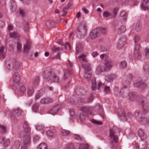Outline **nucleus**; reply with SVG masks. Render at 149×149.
<instances>
[{"label": "nucleus", "mask_w": 149, "mask_h": 149, "mask_svg": "<svg viewBox=\"0 0 149 149\" xmlns=\"http://www.w3.org/2000/svg\"><path fill=\"white\" fill-rule=\"evenodd\" d=\"M61 132V135L63 136H67L70 134L68 131L64 129H62Z\"/></svg>", "instance_id": "c9c22d12"}, {"label": "nucleus", "mask_w": 149, "mask_h": 149, "mask_svg": "<svg viewBox=\"0 0 149 149\" xmlns=\"http://www.w3.org/2000/svg\"><path fill=\"white\" fill-rule=\"evenodd\" d=\"M84 77L88 81L90 80L91 81V88L93 91H95L97 89V87L95 79V78L92 77L91 74V73L85 72Z\"/></svg>", "instance_id": "423d86ee"}, {"label": "nucleus", "mask_w": 149, "mask_h": 149, "mask_svg": "<svg viewBox=\"0 0 149 149\" xmlns=\"http://www.w3.org/2000/svg\"><path fill=\"white\" fill-rule=\"evenodd\" d=\"M77 30L79 32H84L85 36L87 33V27L86 24L84 23L81 24L77 28Z\"/></svg>", "instance_id": "1a4fd4ad"}, {"label": "nucleus", "mask_w": 149, "mask_h": 149, "mask_svg": "<svg viewBox=\"0 0 149 149\" xmlns=\"http://www.w3.org/2000/svg\"><path fill=\"white\" fill-rule=\"evenodd\" d=\"M126 40V39L125 37L122 38V39H120V41L117 45L118 48L120 49L122 47H123L125 44V42Z\"/></svg>", "instance_id": "cd10ccee"}, {"label": "nucleus", "mask_w": 149, "mask_h": 149, "mask_svg": "<svg viewBox=\"0 0 149 149\" xmlns=\"http://www.w3.org/2000/svg\"><path fill=\"white\" fill-rule=\"evenodd\" d=\"M91 122L97 125H101L102 124V122L95 120L94 119L91 120Z\"/></svg>", "instance_id": "e2e57ef3"}, {"label": "nucleus", "mask_w": 149, "mask_h": 149, "mask_svg": "<svg viewBox=\"0 0 149 149\" xmlns=\"http://www.w3.org/2000/svg\"><path fill=\"white\" fill-rule=\"evenodd\" d=\"M67 101L68 102H69L72 104H74L75 103V102L71 98H70L69 99H68L67 100Z\"/></svg>", "instance_id": "774afa93"}, {"label": "nucleus", "mask_w": 149, "mask_h": 149, "mask_svg": "<svg viewBox=\"0 0 149 149\" xmlns=\"http://www.w3.org/2000/svg\"><path fill=\"white\" fill-rule=\"evenodd\" d=\"M139 104L141 106L143 110V114H145L149 111V104L147 101L146 98L143 97L139 99Z\"/></svg>", "instance_id": "39448f33"}, {"label": "nucleus", "mask_w": 149, "mask_h": 149, "mask_svg": "<svg viewBox=\"0 0 149 149\" xmlns=\"http://www.w3.org/2000/svg\"><path fill=\"white\" fill-rule=\"evenodd\" d=\"M23 127L24 130V133L25 134V136L24 137L27 138L28 136L30 138L31 128L27 122L25 121L24 122L23 125Z\"/></svg>", "instance_id": "6e6552de"}, {"label": "nucleus", "mask_w": 149, "mask_h": 149, "mask_svg": "<svg viewBox=\"0 0 149 149\" xmlns=\"http://www.w3.org/2000/svg\"><path fill=\"white\" fill-rule=\"evenodd\" d=\"M141 46L140 44L139 43H136L135 45V50L134 53V55H137L139 56H140L141 54L140 52H139V50Z\"/></svg>", "instance_id": "a211bd4d"}, {"label": "nucleus", "mask_w": 149, "mask_h": 149, "mask_svg": "<svg viewBox=\"0 0 149 149\" xmlns=\"http://www.w3.org/2000/svg\"><path fill=\"white\" fill-rule=\"evenodd\" d=\"M126 30L125 26L122 25L118 28V34H121L124 33Z\"/></svg>", "instance_id": "2f4dec72"}, {"label": "nucleus", "mask_w": 149, "mask_h": 149, "mask_svg": "<svg viewBox=\"0 0 149 149\" xmlns=\"http://www.w3.org/2000/svg\"><path fill=\"white\" fill-rule=\"evenodd\" d=\"M67 149H74V146L72 143H70L67 145Z\"/></svg>", "instance_id": "69168bd1"}, {"label": "nucleus", "mask_w": 149, "mask_h": 149, "mask_svg": "<svg viewBox=\"0 0 149 149\" xmlns=\"http://www.w3.org/2000/svg\"><path fill=\"white\" fill-rule=\"evenodd\" d=\"M47 146L45 143L40 144L38 147V149H47Z\"/></svg>", "instance_id": "a19ab883"}, {"label": "nucleus", "mask_w": 149, "mask_h": 149, "mask_svg": "<svg viewBox=\"0 0 149 149\" xmlns=\"http://www.w3.org/2000/svg\"><path fill=\"white\" fill-rule=\"evenodd\" d=\"M148 2H149V0H143V1L141 5V8L143 10H146L149 9L148 7L146 5V4Z\"/></svg>", "instance_id": "393cba45"}, {"label": "nucleus", "mask_w": 149, "mask_h": 149, "mask_svg": "<svg viewBox=\"0 0 149 149\" xmlns=\"http://www.w3.org/2000/svg\"><path fill=\"white\" fill-rule=\"evenodd\" d=\"M39 79V77H37L33 80L32 82V84L34 86H36L38 84Z\"/></svg>", "instance_id": "ea45409f"}, {"label": "nucleus", "mask_w": 149, "mask_h": 149, "mask_svg": "<svg viewBox=\"0 0 149 149\" xmlns=\"http://www.w3.org/2000/svg\"><path fill=\"white\" fill-rule=\"evenodd\" d=\"M133 116V115L131 112H128L126 114L124 111L122 112L120 116L121 119L123 120H126L127 117L131 118Z\"/></svg>", "instance_id": "f8f14e48"}, {"label": "nucleus", "mask_w": 149, "mask_h": 149, "mask_svg": "<svg viewBox=\"0 0 149 149\" xmlns=\"http://www.w3.org/2000/svg\"><path fill=\"white\" fill-rule=\"evenodd\" d=\"M43 126L41 125H36V129L38 131H41L44 129Z\"/></svg>", "instance_id": "09e8293b"}, {"label": "nucleus", "mask_w": 149, "mask_h": 149, "mask_svg": "<svg viewBox=\"0 0 149 149\" xmlns=\"http://www.w3.org/2000/svg\"><path fill=\"white\" fill-rule=\"evenodd\" d=\"M144 52L145 57L149 59V48H147L145 49Z\"/></svg>", "instance_id": "a18cd8bd"}, {"label": "nucleus", "mask_w": 149, "mask_h": 149, "mask_svg": "<svg viewBox=\"0 0 149 149\" xmlns=\"http://www.w3.org/2000/svg\"><path fill=\"white\" fill-rule=\"evenodd\" d=\"M112 61L111 60H106L105 62L98 66L96 71L99 73L109 70L112 67Z\"/></svg>", "instance_id": "f03ea898"}, {"label": "nucleus", "mask_w": 149, "mask_h": 149, "mask_svg": "<svg viewBox=\"0 0 149 149\" xmlns=\"http://www.w3.org/2000/svg\"><path fill=\"white\" fill-rule=\"evenodd\" d=\"M52 80L53 82H59V78L56 75L54 74L53 75Z\"/></svg>", "instance_id": "37998d69"}, {"label": "nucleus", "mask_w": 149, "mask_h": 149, "mask_svg": "<svg viewBox=\"0 0 149 149\" xmlns=\"http://www.w3.org/2000/svg\"><path fill=\"white\" fill-rule=\"evenodd\" d=\"M39 107V104H34L32 107L33 111L34 112H36L38 110Z\"/></svg>", "instance_id": "49530a36"}, {"label": "nucleus", "mask_w": 149, "mask_h": 149, "mask_svg": "<svg viewBox=\"0 0 149 149\" xmlns=\"http://www.w3.org/2000/svg\"><path fill=\"white\" fill-rule=\"evenodd\" d=\"M81 110L84 114H86L89 112V108L87 106H82L81 107Z\"/></svg>", "instance_id": "7c9ffc66"}, {"label": "nucleus", "mask_w": 149, "mask_h": 149, "mask_svg": "<svg viewBox=\"0 0 149 149\" xmlns=\"http://www.w3.org/2000/svg\"><path fill=\"white\" fill-rule=\"evenodd\" d=\"M70 75V73L69 71L67 70H65L63 79L67 83V84L63 86V88H66L68 87L69 83L70 82V80L69 79Z\"/></svg>", "instance_id": "0eeeda50"}, {"label": "nucleus", "mask_w": 149, "mask_h": 149, "mask_svg": "<svg viewBox=\"0 0 149 149\" xmlns=\"http://www.w3.org/2000/svg\"><path fill=\"white\" fill-rule=\"evenodd\" d=\"M22 45L21 44L18 43L17 44V50L19 52H20L22 50Z\"/></svg>", "instance_id": "0e129e2a"}, {"label": "nucleus", "mask_w": 149, "mask_h": 149, "mask_svg": "<svg viewBox=\"0 0 149 149\" xmlns=\"http://www.w3.org/2000/svg\"><path fill=\"white\" fill-rule=\"evenodd\" d=\"M118 10V8H115L112 10L110 13L111 18H114L116 17Z\"/></svg>", "instance_id": "c85d7f7f"}, {"label": "nucleus", "mask_w": 149, "mask_h": 149, "mask_svg": "<svg viewBox=\"0 0 149 149\" xmlns=\"http://www.w3.org/2000/svg\"><path fill=\"white\" fill-rule=\"evenodd\" d=\"M4 47L1 46L0 48V58L3 59L5 57V54L4 52Z\"/></svg>", "instance_id": "473e14b6"}, {"label": "nucleus", "mask_w": 149, "mask_h": 149, "mask_svg": "<svg viewBox=\"0 0 149 149\" xmlns=\"http://www.w3.org/2000/svg\"><path fill=\"white\" fill-rule=\"evenodd\" d=\"M110 13L107 11L104 12L103 14V16L104 17H107L109 16H111Z\"/></svg>", "instance_id": "6e6d98bb"}, {"label": "nucleus", "mask_w": 149, "mask_h": 149, "mask_svg": "<svg viewBox=\"0 0 149 149\" xmlns=\"http://www.w3.org/2000/svg\"><path fill=\"white\" fill-rule=\"evenodd\" d=\"M120 65L121 66L122 68H126L127 66V63L125 61H122L120 63Z\"/></svg>", "instance_id": "052dcab7"}, {"label": "nucleus", "mask_w": 149, "mask_h": 149, "mask_svg": "<svg viewBox=\"0 0 149 149\" xmlns=\"http://www.w3.org/2000/svg\"><path fill=\"white\" fill-rule=\"evenodd\" d=\"M73 137L74 139L79 141H81L82 139V138L78 134H74Z\"/></svg>", "instance_id": "5fc2aeb1"}, {"label": "nucleus", "mask_w": 149, "mask_h": 149, "mask_svg": "<svg viewBox=\"0 0 149 149\" xmlns=\"http://www.w3.org/2000/svg\"><path fill=\"white\" fill-rule=\"evenodd\" d=\"M134 116L137 121L139 123L145 124L148 123L149 124V120L144 116L143 113L141 111H136L134 113Z\"/></svg>", "instance_id": "20e7f679"}, {"label": "nucleus", "mask_w": 149, "mask_h": 149, "mask_svg": "<svg viewBox=\"0 0 149 149\" xmlns=\"http://www.w3.org/2000/svg\"><path fill=\"white\" fill-rule=\"evenodd\" d=\"M82 66L85 70V72H89L91 70L90 65L88 63H81Z\"/></svg>", "instance_id": "b1692460"}, {"label": "nucleus", "mask_w": 149, "mask_h": 149, "mask_svg": "<svg viewBox=\"0 0 149 149\" xmlns=\"http://www.w3.org/2000/svg\"><path fill=\"white\" fill-rule=\"evenodd\" d=\"M104 91L106 93H109L110 91V87L107 86H105Z\"/></svg>", "instance_id": "680f3d73"}, {"label": "nucleus", "mask_w": 149, "mask_h": 149, "mask_svg": "<svg viewBox=\"0 0 149 149\" xmlns=\"http://www.w3.org/2000/svg\"><path fill=\"white\" fill-rule=\"evenodd\" d=\"M13 80L15 83H18L20 81L19 75L18 73H15L13 76Z\"/></svg>", "instance_id": "6ab92c4d"}, {"label": "nucleus", "mask_w": 149, "mask_h": 149, "mask_svg": "<svg viewBox=\"0 0 149 149\" xmlns=\"http://www.w3.org/2000/svg\"><path fill=\"white\" fill-rule=\"evenodd\" d=\"M46 135L48 137H53L54 136V135L52 132L49 130L47 131Z\"/></svg>", "instance_id": "8fccbe9b"}, {"label": "nucleus", "mask_w": 149, "mask_h": 149, "mask_svg": "<svg viewBox=\"0 0 149 149\" xmlns=\"http://www.w3.org/2000/svg\"><path fill=\"white\" fill-rule=\"evenodd\" d=\"M22 111L19 108L15 109L12 111L11 115L13 117H19L22 113Z\"/></svg>", "instance_id": "ddd939ff"}, {"label": "nucleus", "mask_w": 149, "mask_h": 149, "mask_svg": "<svg viewBox=\"0 0 149 149\" xmlns=\"http://www.w3.org/2000/svg\"><path fill=\"white\" fill-rule=\"evenodd\" d=\"M142 29V26L140 22H137L136 24L135 27V29L137 31H140Z\"/></svg>", "instance_id": "4c0bfd02"}, {"label": "nucleus", "mask_w": 149, "mask_h": 149, "mask_svg": "<svg viewBox=\"0 0 149 149\" xmlns=\"http://www.w3.org/2000/svg\"><path fill=\"white\" fill-rule=\"evenodd\" d=\"M34 90L32 87H29L27 89V93L29 96H31L33 94Z\"/></svg>", "instance_id": "e433bc0d"}, {"label": "nucleus", "mask_w": 149, "mask_h": 149, "mask_svg": "<svg viewBox=\"0 0 149 149\" xmlns=\"http://www.w3.org/2000/svg\"><path fill=\"white\" fill-rule=\"evenodd\" d=\"M31 42L29 40H27L26 43L24 47V51L26 53H28L31 48Z\"/></svg>", "instance_id": "412c9836"}, {"label": "nucleus", "mask_w": 149, "mask_h": 149, "mask_svg": "<svg viewBox=\"0 0 149 149\" xmlns=\"http://www.w3.org/2000/svg\"><path fill=\"white\" fill-rule=\"evenodd\" d=\"M117 77V75L114 74H111L108 75L106 78L105 79L108 82H111Z\"/></svg>", "instance_id": "a878e982"}, {"label": "nucleus", "mask_w": 149, "mask_h": 149, "mask_svg": "<svg viewBox=\"0 0 149 149\" xmlns=\"http://www.w3.org/2000/svg\"><path fill=\"white\" fill-rule=\"evenodd\" d=\"M120 132V130L116 127L114 126L112 128L110 129L109 136L111 140L110 145L111 149H114L116 147L118 140L117 134Z\"/></svg>", "instance_id": "f257e3e1"}, {"label": "nucleus", "mask_w": 149, "mask_h": 149, "mask_svg": "<svg viewBox=\"0 0 149 149\" xmlns=\"http://www.w3.org/2000/svg\"><path fill=\"white\" fill-rule=\"evenodd\" d=\"M41 91L42 90H40L37 93L36 95V99H38L41 96Z\"/></svg>", "instance_id": "bf43d9fd"}, {"label": "nucleus", "mask_w": 149, "mask_h": 149, "mask_svg": "<svg viewBox=\"0 0 149 149\" xmlns=\"http://www.w3.org/2000/svg\"><path fill=\"white\" fill-rule=\"evenodd\" d=\"M79 61H82L83 63H86L87 62L86 56L85 54H81L78 57Z\"/></svg>", "instance_id": "bb28decb"}, {"label": "nucleus", "mask_w": 149, "mask_h": 149, "mask_svg": "<svg viewBox=\"0 0 149 149\" xmlns=\"http://www.w3.org/2000/svg\"><path fill=\"white\" fill-rule=\"evenodd\" d=\"M53 100L49 98H43L42 99L40 102L42 104H48L52 102Z\"/></svg>", "instance_id": "5701e85b"}, {"label": "nucleus", "mask_w": 149, "mask_h": 149, "mask_svg": "<svg viewBox=\"0 0 149 149\" xmlns=\"http://www.w3.org/2000/svg\"><path fill=\"white\" fill-rule=\"evenodd\" d=\"M26 90V87L24 85L21 86L19 87V91L18 95L19 96H22L25 92Z\"/></svg>", "instance_id": "aec40b11"}, {"label": "nucleus", "mask_w": 149, "mask_h": 149, "mask_svg": "<svg viewBox=\"0 0 149 149\" xmlns=\"http://www.w3.org/2000/svg\"><path fill=\"white\" fill-rule=\"evenodd\" d=\"M143 69L144 71L147 73H149V66L148 65H145L144 66Z\"/></svg>", "instance_id": "4d7b16f0"}, {"label": "nucleus", "mask_w": 149, "mask_h": 149, "mask_svg": "<svg viewBox=\"0 0 149 149\" xmlns=\"http://www.w3.org/2000/svg\"><path fill=\"white\" fill-rule=\"evenodd\" d=\"M140 40V37L137 35H136L134 37V41L135 44L138 43L139 41Z\"/></svg>", "instance_id": "de8ad7c7"}, {"label": "nucleus", "mask_w": 149, "mask_h": 149, "mask_svg": "<svg viewBox=\"0 0 149 149\" xmlns=\"http://www.w3.org/2000/svg\"><path fill=\"white\" fill-rule=\"evenodd\" d=\"M1 140L4 142V145L6 146H8L10 143V140L9 139L6 140V138L5 137H2Z\"/></svg>", "instance_id": "f704fd0d"}, {"label": "nucleus", "mask_w": 149, "mask_h": 149, "mask_svg": "<svg viewBox=\"0 0 149 149\" xmlns=\"http://www.w3.org/2000/svg\"><path fill=\"white\" fill-rule=\"evenodd\" d=\"M24 143L21 146V149H27V145L30 143L31 138L28 136L27 138L24 137L23 139Z\"/></svg>", "instance_id": "9b49d317"}, {"label": "nucleus", "mask_w": 149, "mask_h": 149, "mask_svg": "<svg viewBox=\"0 0 149 149\" xmlns=\"http://www.w3.org/2000/svg\"><path fill=\"white\" fill-rule=\"evenodd\" d=\"M79 149H88V146L86 145L82 144L80 146Z\"/></svg>", "instance_id": "864d4df0"}, {"label": "nucleus", "mask_w": 149, "mask_h": 149, "mask_svg": "<svg viewBox=\"0 0 149 149\" xmlns=\"http://www.w3.org/2000/svg\"><path fill=\"white\" fill-rule=\"evenodd\" d=\"M9 36L11 38H15L18 36V34L17 33L14 32L13 33H10Z\"/></svg>", "instance_id": "c03bdc74"}, {"label": "nucleus", "mask_w": 149, "mask_h": 149, "mask_svg": "<svg viewBox=\"0 0 149 149\" xmlns=\"http://www.w3.org/2000/svg\"><path fill=\"white\" fill-rule=\"evenodd\" d=\"M134 87H140L141 88H145L147 86L146 83L143 81H139L135 83L134 84Z\"/></svg>", "instance_id": "dca6fc26"}, {"label": "nucleus", "mask_w": 149, "mask_h": 149, "mask_svg": "<svg viewBox=\"0 0 149 149\" xmlns=\"http://www.w3.org/2000/svg\"><path fill=\"white\" fill-rule=\"evenodd\" d=\"M0 129L1 130V131L3 133H6V127L5 126L0 125Z\"/></svg>", "instance_id": "3c124183"}, {"label": "nucleus", "mask_w": 149, "mask_h": 149, "mask_svg": "<svg viewBox=\"0 0 149 149\" xmlns=\"http://www.w3.org/2000/svg\"><path fill=\"white\" fill-rule=\"evenodd\" d=\"M20 142L18 141H16L14 143V146L16 149H18L20 146Z\"/></svg>", "instance_id": "13d9d810"}, {"label": "nucleus", "mask_w": 149, "mask_h": 149, "mask_svg": "<svg viewBox=\"0 0 149 149\" xmlns=\"http://www.w3.org/2000/svg\"><path fill=\"white\" fill-rule=\"evenodd\" d=\"M62 49L59 47H56L55 46H53L52 48V50L54 52L58 53L60 52Z\"/></svg>", "instance_id": "79ce46f5"}, {"label": "nucleus", "mask_w": 149, "mask_h": 149, "mask_svg": "<svg viewBox=\"0 0 149 149\" xmlns=\"http://www.w3.org/2000/svg\"><path fill=\"white\" fill-rule=\"evenodd\" d=\"M120 16L122 18V19L125 20L126 18V14L124 12H122L120 14Z\"/></svg>", "instance_id": "603ef678"}, {"label": "nucleus", "mask_w": 149, "mask_h": 149, "mask_svg": "<svg viewBox=\"0 0 149 149\" xmlns=\"http://www.w3.org/2000/svg\"><path fill=\"white\" fill-rule=\"evenodd\" d=\"M24 30L25 32H27L29 29V23L28 22L24 20L23 23Z\"/></svg>", "instance_id": "72a5a7b5"}, {"label": "nucleus", "mask_w": 149, "mask_h": 149, "mask_svg": "<svg viewBox=\"0 0 149 149\" xmlns=\"http://www.w3.org/2000/svg\"><path fill=\"white\" fill-rule=\"evenodd\" d=\"M130 83L128 81H125L123 82V87L118 93L119 96L123 97H126L127 96V94L129 93L128 89L130 87Z\"/></svg>", "instance_id": "7ed1b4c3"}, {"label": "nucleus", "mask_w": 149, "mask_h": 149, "mask_svg": "<svg viewBox=\"0 0 149 149\" xmlns=\"http://www.w3.org/2000/svg\"><path fill=\"white\" fill-rule=\"evenodd\" d=\"M97 28L99 30V32L100 34V35L101 33L105 34L106 33L107 31V29L106 28Z\"/></svg>", "instance_id": "58836bf2"}, {"label": "nucleus", "mask_w": 149, "mask_h": 149, "mask_svg": "<svg viewBox=\"0 0 149 149\" xmlns=\"http://www.w3.org/2000/svg\"><path fill=\"white\" fill-rule=\"evenodd\" d=\"M86 117V114L84 113H80L79 116V118L81 123H84Z\"/></svg>", "instance_id": "c756f323"}, {"label": "nucleus", "mask_w": 149, "mask_h": 149, "mask_svg": "<svg viewBox=\"0 0 149 149\" xmlns=\"http://www.w3.org/2000/svg\"><path fill=\"white\" fill-rule=\"evenodd\" d=\"M127 95H128L127 97L129 96L130 100V101H134L136 100V96L135 92L129 93H128Z\"/></svg>", "instance_id": "4be33fe9"}, {"label": "nucleus", "mask_w": 149, "mask_h": 149, "mask_svg": "<svg viewBox=\"0 0 149 149\" xmlns=\"http://www.w3.org/2000/svg\"><path fill=\"white\" fill-rule=\"evenodd\" d=\"M83 49V45L82 43H78L77 44L76 49V54H78L79 53L82 52Z\"/></svg>", "instance_id": "2eb2a0df"}, {"label": "nucleus", "mask_w": 149, "mask_h": 149, "mask_svg": "<svg viewBox=\"0 0 149 149\" xmlns=\"http://www.w3.org/2000/svg\"><path fill=\"white\" fill-rule=\"evenodd\" d=\"M99 30L97 28L94 29L91 32L90 35V38L92 39H93L98 37L100 35V34L99 32Z\"/></svg>", "instance_id": "9d476101"}, {"label": "nucleus", "mask_w": 149, "mask_h": 149, "mask_svg": "<svg viewBox=\"0 0 149 149\" xmlns=\"http://www.w3.org/2000/svg\"><path fill=\"white\" fill-rule=\"evenodd\" d=\"M52 22L51 21L48 20L45 23V24L48 27L51 26L52 25Z\"/></svg>", "instance_id": "338daca9"}, {"label": "nucleus", "mask_w": 149, "mask_h": 149, "mask_svg": "<svg viewBox=\"0 0 149 149\" xmlns=\"http://www.w3.org/2000/svg\"><path fill=\"white\" fill-rule=\"evenodd\" d=\"M60 108V106L59 105L55 106L49 110V113L51 114L54 115L57 113Z\"/></svg>", "instance_id": "4468645a"}, {"label": "nucleus", "mask_w": 149, "mask_h": 149, "mask_svg": "<svg viewBox=\"0 0 149 149\" xmlns=\"http://www.w3.org/2000/svg\"><path fill=\"white\" fill-rule=\"evenodd\" d=\"M138 134L141 140H144L146 139V136L144 131L142 129H139L138 131Z\"/></svg>", "instance_id": "f3484780"}]
</instances>
